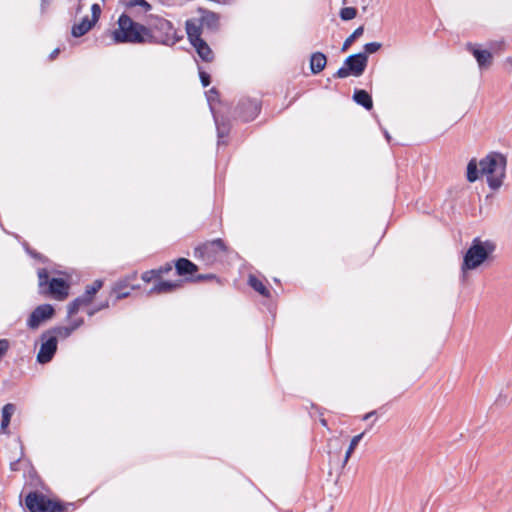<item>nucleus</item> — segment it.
<instances>
[{"label": "nucleus", "instance_id": "nucleus-1", "mask_svg": "<svg viewBox=\"0 0 512 512\" xmlns=\"http://www.w3.org/2000/svg\"><path fill=\"white\" fill-rule=\"evenodd\" d=\"M150 36L148 27L133 21L126 14L119 17L118 27L112 32L115 43H146L150 42Z\"/></svg>", "mask_w": 512, "mask_h": 512}, {"label": "nucleus", "instance_id": "nucleus-2", "mask_svg": "<svg viewBox=\"0 0 512 512\" xmlns=\"http://www.w3.org/2000/svg\"><path fill=\"white\" fill-rule=\"evenodd\" d=\"M481 175L487 177L488 185L496 190L503 184L506 171V158L501 154H490L479 161Z\"/></svg>", "mask_w": 512, "mask_h": 512}, {"label": "nucleus", "instance_id": "nucleus-3", "mask_svg": "<svg viewBox=\"0 0 512 512\" xmlns=\"http://www.w3.org/2000/svg\"><path fill=\"white\" fill-rule=\"evenodd\" d=\"M495 248L496 246L492 241H482L479 238H475L464 255L461 266L462 271L466 272L478 268L494 252Z\"/></svg>", "mask_w": 512, "mask_h": 512}, {"label": "nucleus", "instance_id": "nucleus-4", "mask_svg": "<svg viewBox=\"0 0 512 512\" xmlns=\"http://www.w3.org/2000/svg\"><path fill=\"white\" fill-rule=\"evenodd\" d=\"M149 25L148 29L151 31L150 42L172 46L180 40L171 22L164 18L153 17Z\"/></svg>", "mask_w": 512, "mask_h": 512}, {"label": "nucleus", "instance_id": "nucleus-5", "mask_svg": "<svg viewBox=\"0 0 512 512\" xmlns=\"http://www.w3.org/2000/svg\"><path fill=\"white\" fill-rule=\"evenodd\" d=\"M368 62V57L365 53H358L349 56L344 65L338 69L335 76L338 78H346L350 75L359 77L363 74Z\"/></svg>", "mask_w": 512, "mask_h": 512}, {"label": "nucleus", "instance_id": "nucleus-6", "mask_svg": "<svg viewBox=\"0 0 512 512\" xmlns=\"http://www.w3.org/2000/svg\"><path fill=\"white\" fill-rule=\"evenodd\" d=\"M25 503L30 512H63V507L42 494L31 492Z\"/></svg>", "mask_w": 512, "mask_h": 512}, {"label": "nucleus", "instance_id": "nucleus-7", "mask_svg": "<svg viewBox=\"0 0 512 512\" xmlns=\"http://www.w3.org/2000/svg\"><path fill=\"white\" fill-rule=\"evenodd\" d=\"M39 287L48 284V293L57 300H64L68 296V284L60 278H53L49 281L48 272L45 269L38 271Z\"/></svg>", "mask_w": 512, "mask_h": 512}, {"label": "nucleus", "instance_id": "nucleus-8", "mask_svg": "<svg viewBox=\"0 0 512 512\" xmlns=\"http://www.w3.org/2000/svg\"><path fill=\"white\" fill-rule=\"evenodd\" d=\"M57 343L56 336L52 335L51 332H43L41 334V346L37 354V361L41 364L50 362L57 350Z\"/></svg>", "mask_w": 512, "mask_h": 512}, {"label": "nucleus", "instance_id": "nucleus-9", "mask_svg": "<svg viewBox=\"0 0 512 512\" xmlns=\"http://www.w3.org/2000/svg\"><path fill=\"white\" fill-rule=\"evenodd\" d=\"M54 308L50 304H43L34 309L28 318L27 325L31 329H37L44 321L52 318Z\"/></svg>", "mask_w": 512, "mask_h": 512}, {"label": "nucleus", "instance_id": "nucleus-10", "mask_svg": "<svg viewBox=\"0 0 512 512\" xmlns=\"http://www.w3.org/2000/svg\"><path fill=\"white\" fill-rule=\"evenodd\" d=\"M468 51H470L473 56L476 58L479 68L486 69L489 68L493 61L492 53L485 49H480L477 45L468 44Z\"/></svg>", "mask_w": 512, "mask_h": 512}, {"label": "nucleus", "instance_id": "nucleus-11", "mask_svg": "<svg viewBox=\"0 0 512 512\" xmlns=\"http://www.w3.org/2000/svg\"><path fill=\"white\" fill-rule=\"evenodd\" d=\"M224 250L225 246L222 240L216 239L199 247L197 252H199L203 257L205 256L207 261H213L216 255Z\"/></svg>", "mask_w": 512, "mask_h": 512}, {"label": "nucleus", "instance_id": "nucleus-12", "mask_svg": "<svg viewBox=\"0 0 512 512\" xmlns=\"http://www.w3.org/2000/svg\"><path fill=\"white\" fill-rule=\"evenodd\" d=\"M203 26L199 19L193 18L190 20H187L186 22V32L188 35V38L192 43H195L199 40H201V33H202Z\"/></svg>", "mask_w": 512, "mask_h": 512}, {"label": "nucleus", "instance_id": "nucleus-13", "mask_svg": "<svg viewBox=\"0 0 512 512\" xmlns=\"http://www.w3.org/2000/svg\"><path fill=\"white\" fill-rule=\"evenodd\" d=\"M182 281H159L149 291L150 294H162L172 292L181 287Z\"/></svg>", "mask_w": 512, "mask_h": 512}, {"label": "nucleus", "instance_id": "nucleus-14", "mask_svg": "<svg viewBox=\"0 0 512 512\" xmlns=\"http://www.w3.org/2000/svg\"><path fill=\"white\" fill-rule=\"evenodd\" d=\"M326 56L321 52L313 53L310 59V68L312 73H320L326 66Z\"/></svg>", "mask_w": 512, "mask_h": 512}, {"label": "nucleus", "instance_id": "nucleus-15", "mask_svg": "<svg viewBox=\"0 0 512 512\" xmlns=\"http://www.w3.org/2000/svg\"><path fill=\"white\" fill-rule=\"evenodd\" d=\"M192 45L194 46L199 57L202 60H204L206 62L212 61V59H213L212 50L210 49V47L207 45V43L203 39H201L195 43H192Z\"/></svg>", "mask_w": 512, "mask_h": 512}, {"label": "nucleus", "instance_id": "nucleus-16", "mask_svg": "<svg viewBox=\"0 0 512 512\" xmlns=\"http://www.w3.org/2000/svg\"><path fill=\"white\" fill-rule=\"evenodd\" d=\"M94 25H95L94 21H92L88 17H85L81 20L80 23L75 24L73 26L72 35L74 37H81L84 34H86Z\"/></svg>", "mask_w": 512, "mask_h": 512}, {"label": "nucleus", "instance_id": "nucleus-17", "mask_svg": "<svg viewBox=\"0 0 512 512\" xmlns=\"http://www.w3.org/2000/svg\"><path fill=\"white\" fill-rule=\"evenodd\" d=\"M176 271L179 275L193 274L197 271V266L186 258H180L176 262Z\"/></svg>", "mask_w": 512, "mask_h": 512}, {"label": "nucleus", "instance_id": "nucleus-18", "mask_svg": "<svg viewBox=\"0 0 512 512\" xmlns=\"http://www.w3.org/2000/svg\"><path fill=\"white\" fill-rule=\"evenodd\" d=\"M15 410V405L12 403H8L4 405V407L2 408L1 430L3 432H5L7 427L9 426L10 419L14 414Z\"/></svg>", "mask_w": 512, "mask_h": 512}, {"label": "nucleus", "instance_id": "nucleus-19", "mask_svg": "<svg viewBox=\"0 0 512 512\" xmlns=\"http://www.w3.org/2000/svg\"><path fill=\"white\" fill-rule=\"evenodd\" d=\"M353 98L359 105H362L368 110L373 106L372 98L365 90L355 91Z\"/></svg>", "mask_w": 512, "mask_h": 512}, {"label": "nucleus", "instance_id": "nucleus-20", "mask_svg": "<svg viewBox=\"0 0 512 512\" xmlns=\"http://www.w3.org/2000/svg\"><path fill=\"white\" fill-rule=\"evenodd\" d=\"M102 285L103 282L101 280H95L92 285L86 287L85 293L81 297L90 304L94 295L101 289Z\"/></svg>", "mask_w": 512, "mask_h": 512}, {"label": "nucleus", "instance_id": "nucleus-21", "mask_svg": "<svg viewBox=\"0 0 512 512\" xmlns=\"http://www.w3.org/2000/svg\"><path fill=\"white\" fill-rule=\"evenodd\" d=\"M479 174H481L479 163H477L476 159L470 160L467 165V180L475 182L479 178Z\"/></svg>", "mask_w": 512, "mask_h": 512}, {"label": "nucleus", "instance_id": "nucleus-22", "mask_svg": "<svg viewBox=\"0 0 512 512\" xmlns=\"http://www.w3.org/2000/svg\"><path fill=\"white\" fill-rule=\"evenodd\" d=\"M172 268L170 265H167L166 267L164 268H160L158 270H150V271H146L142 274V279L143 281L145 282H151L152 280L154 279H158L161 277L162 274L164 273H167L168 271H170Z\"/></svg>", "mask_w": 512, "mask_h": 512}, {"label": "nucleus", "instance_id": "nucleus-23", "mask_svg": "<svg viewBox=\"0 0 512 512\" xmlns=\"http://www.w3.org/2000/svg\"><path fill=\"white\" fill-rule=\"evenodd\" d=\"M199 20L203 28L206 27L209 29L216 27L218 23V17L212 12H204Z\"/></svg>", "mask_w": 512, "mask_h": 512}, {"label": "nucleus", "instance_id": "nucleus-24", "mask_svg": "<svg viewBox=\"0 0 512 512\" xmlns=\"http://www.w3.org/2000/svg\"><path fill=\"white\" fill-rule=\"evenodd\" d=\"M47 332H51L52 335L56 336V340L59 338L65 339L68 338L74 331L73 328L69 326H59L53 329L47 330Z\"/></svg>", "mask_w": 512, "mask_h": 512}, {"label": "nucleus", "instance_id": "nucleus-25", "mask_svg": "<svg viewBox=\"0 0 512 512\" xmlns=\"http://www.w3.org/2000/svg\"><path fill=\"white\" fill-rule=\"evenodd\" d=\"M249 284L251 285V287L256 290L257 292H259L261 295L263 296H269V291L268 289L265 287V285L262 283V281H260L259 279H257L255 276H250L249 277Z\"/></svg>", "mask_w": 512, "mask_h": 512}, {"label": "nucleus", "instance_id": "nucleus-26", "mask_svg": "<svg viewBox=\"0 0 512 512\" xmlns=\"http://www.w3.org/2000/svg\"><path fill=\"white\" fill-rule=\"evenodd\" d=\"M86 305H89L87 303V300L83 299L81 296L76 298L68 306V315H69V317H71L74 314H76L82 306H86Z\"/></svg>", "mask_w": 512, "mask_h": 512}, {"label": "nucleus", "instance_id": "nucleus-27", "mask_svg": "<svg viewBox=\"0 0 512 512\" xmlns=\"http://www.w3.org/2000/svg\"><path fill=\"white\" fill-rule=\"evenodd\" d=\"M363 32L364 28L362 26L355 29L354 32L344 41L342 51H346L357 38L363 35Z\"/></svg>", "mask_w": 512, "mask_h": 512}, {"label": "nucleus", "instance_id": "nucleus-28", "mask_svg": "<svg viewBox=\"0 0 512 512\" xmlns=\"http://www.w3.org/2000/svg\"><path fill=\"white\" fill-rule=\"evenodd\" d=\"M364 433H360L356 436H354L352 439H351V442H350V445L346 451V454H345V458H344V464H346L348 462V460L350 459L353 451L355 450V448L357 447V445L359 444L360 440L362 439Z\"/></svg>", "mask_w": 512, "mask_h": 512}, {"label": "nucleus", "instance_id": "nucleus-29", "mask_svg": "<svg viewBox=\"0 0 512 512\" xmlns=\"http://www.w3.org/2000/svg\"><path fill=\"white\" fill-rule=\"evenodd\" d=\"M357 10L354 7H345L340 11V17L344 21L352 20L356 17Z\"/></svg>", "mask_w": 512, "mask_h": 512}, {"label": "nucleus", "instance_id": "nucleus-30", "mask_svg": "<svg viewBox=\"0 0 512 512\" xmlns=\"http://www.w3.org/2000/svg\"><path fill=\"white\" fill-rule=\"evenodd\" d=\"M381 47V44L378 43V42H371V43H367L365 46H364V49H365V54H373L375 52H377Z\"/></svg>", "mask_w": 512, "mask_h": 512}, {"label": "nucleus", "instance_id": "nucleus-31", "mask_svg": "<svg viewBox=\"0 0 512 512\" xmlns=\"http://www.w3.org/2000/svg\"><path fill=\"white\" fill-rule=\"evenodd\" d=\"M91 12H92V17L90 19L96 23L99 19L100 13H101L100 6L98 4H93L91 7Z\"/></svg>", "mask_w": 512, "mask_h": 512}, {"label": "nucleus", "instance_id": "nucleus-32", "mask_svg": "<svg viewBox=\"0 0 512 512\" xmlns=\"http://www.w3.org/2000/svg\"><path fill=\"white\" fill-rule=\"evenodd\" d=\"M130 6L140 5L144 8L145 11H148L151 9V5L146 2L145 0H132L129 4Z\"/></svg>", "mask_w": 512, "mask_h": 512}, {"label": "nucleus", "instance_id": "nucleus-33", "mask_svg": "<svg viewBox=\"0 0 512 512\" xmlns=\"http://www.w3.org/2000/svg\"><path fill=\"white\" fill-rule=\"evenodd\" d=\"M199 75H200L202 85L204 87L208 86L210 84V76L204 71H200Z\"/></svg>", "mask_w": 512, "mask_h": 512}, {"label": "nucleus", "instance_id": "nucleus-34", "mask_svg": "<svg viewBox=\"0 0 512 512\" xmlns=\"http://www.w3.org/2000/svg\"><path fill=\"white\" fill-rule=\"evenodd\" d=\"M115 292L117 293V299H122L130 295V291L122 290L120 285L115 289Z\"/></svg>", "mask_w": 512, "mask_h": 512}, {"label": "nucleus", "instance_id": "nucleus-35", "mask_svg": "<svg viewBox=\"0 0 512 512\" xmlns=\"http://www.w3.org/2000/svg\"><path fill=\"white\" fill-rule=\"evenodd\" d=\"M84 323L83 319L79 318V319H75L73 321H71L70 323V327L73 328V331H75L76 329H78L80 326H82Z\"/></svg>", "mask_w": 512, "mask_h": 512}, {"label": "nucleus", "instance_id": "nucleus-36", "mask_svg": "<svg viewBox=\"0 0 512 512\" xmlns=\"http://www.w3.org/2000/svg\"><path fill=\"white\" fill-rule=\"evenodd\" d=\"M249 105L252 107L253 109V115L249 116V117H245V120H251L253 119L254 115L257 114L258 110H259V107H258V104L256 102H251L249 103Z\"/></svg>", "mask_w": 512, "mask_h": 512}, {"label": "nucleus", "instance_id": "nucleus-37", "mask_svg": "<svg viewBox=\"0 0 512 512\" xmlns=\"http://www.w3.org/2000/svg\"><path fill=\"white\" fill-rule=\"evenodd\" d=\"M217 98V92L215 89H211L208 93H207V99H208V102L211 104L212 101L216 100Z\"/></svg>", "mask_w": 512, "mask_h": 512}, {"label": "nucleus", "instance_id": "nucleus-38", "mask_svg": "<svg viewBox=\"0 0 512 512\" xmlns=\"http://www.w3.org/2000/svg\"><path fill=\"white\" fill-rule=\"evenodd\" d=\"M58 53H59V49H55V50L51 53L50 58H51V59H54V58L58 55Z\"/></svg>", "mask_w": 512, "mask_h": 512}, {"label": "nucleus", "instance_id": "nucleus-39", "mask_svg": "<svg viewBox=\"0 0 512 512\" xmlns=\"http://www.w3.org/2000/svg\"><path fill=\"white\" fill-rule=\"evenodd\" d=\"M374 413H375V412L367 413V414L363 417V419H364V420H368L369 418H371V416H372Z\"/></svg>", "mask_w": 512, "mask_h": 512}, {"label": "nucleus", "instance_id": "nucleus-40", "mask_svg": "<svg viewBox=\"0 0 512 512\" xmlns=\"http://www.w3.org/2000/svg\"><path fill=\"white\" fill-rule=\"evenodd\" d=\"M95 311H96V310H90V311H88V315H89V316L94 315Z\"/></svg>", "mask_w": 512, "mask_h": 512}, {"label": "nucleus", "instance_id": "nucleus-41", "mask_svg": "<svg viewBox=\"0 0 512 512\" xmlns=\"http://www.w3.org/2000/svg\"><path fill=\"white\" fill-rule=\"evenodd\" d=\"M506 62L512 66V58H507Z\"/></svg>", "mask_w": 512, "mask_h": 512}, {"label": "nucleus", "instance_id": "nucleus-42", "mask_svg": "<svg viewBox=\"0 0 512 512\" xmlns=\"http://www.w3.org/2000/svg\"><path fill=\"white\" fill-rule=\"evenodd\" d=\"M385 136H386L387 140H389V139H390V136H389V134H388V133H386V134H385Z\"/></svg>", "mask_w": 512, "mask_h": 512}, {"label": "nucleus", "instance_id": "nucleus-43", "mask_svg": "<svg viewBox=\"0 0 512 512\" xmlns=\"http://www.w3.org/2000/svg\"><path fill=\"white\" fill-rule=\"evenodd\" d=\"M136 288H137V287H136V286H134V285H132V286H131V290L136 289Z\"/></svg>", "mask_w": 512, "mask_h": 512}, {"label": "nucleus", "instance_id": "nucleus-44", "mask_svg": "<svg viewBox=\"0 0 512 512\" xmlns=\"http://www.w3.org/2000/svg\"><path fill=\"white\" fill-rule=\"evenodd\" d=\"M42 1H43V3H45V2H47L48 0H42Z\"/></svg>", "mask_w": 512, "mask_h": 512}]
</instances>
